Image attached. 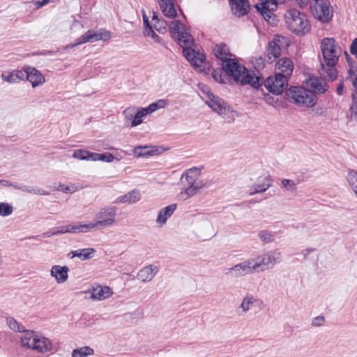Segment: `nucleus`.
<instances>
[{
    "mask_svg": "<svg viewBox=\"0 0 357 357\" xmlns=\"http://www.w3.org/2000/svg\"><path fill=\"white\" fill-rule=\"evenodd\" d=\"M222 66L225 74L236 82H240L242 85L249 84L256 89L262 86V77L260 73L248 70L236 59L223 60Z\"/></svg>",
    "mask_w": 357,
    "mask_h": 357,
    "instance_id": "1",
    "label": "nucleus"
},
{
    "mask_svg": "<svg viewBox=\"0 0 357 357\" xmlns=\"http://www.w3.org/2000/svg\"><path fill=\"white\" fill-rule=\"evenodd\" d=\"M222 66L225 74L236 82H240L242 85L249 84L256 89L262 86V77L260 73L248 70L236 59L223 60Z\"/></svg>",
    "mask_w": 357,
    "mask_h": 357,
    "instance_id": "2",
    "label": "nucleus"
},
{
    "mask_svg": "<svg viewBox=\"0 0 357 357\" xmlns=\"http://www.w3.org/2000/svg\"><path fill=\"white\" fill-rule=\"evenodd\" d=\"M320 47L323 56L320 73L323 75H326L329 80L334 81L337 78V72L335 66L341 55V48L333 38H323Z\"/></svg>",
    "mask_w": 357,
    "mask_h": 357,
    "instance_id": "3",
    "label": "nucleus"
},
{
    "mask_svg": "<svg viewBox=\"0 0 357 357\" xmlns=\"http://www.w3.org/2000/svg\"><path fill=\"white\" fill-rule=\"evenodd\" d=\"M284 20L289 30L298 36L307 33L311 26L307 16L297 9H290L284 14Z\"/></svg>",
    "mask_w": 357,
    "mask_h": 357,
    "instance_id": "4",
    "label": "nucleus"
},
{
    "mask_svg": "<svg viewBox=\"0 0 357 357\" xmlns=\"http://www.w3.org/2000/svg\"><path fill=\"white\" fill-rule=\"evenodd\" d=\"M285 94L289 102L299 107H311L316 102L315 94L302 86H291L286 91Z\"/></svg>",
    "mask_w": 357,
    "mask_h": 357,
    "instance_id": "5",
    "label": "nucleus"
},
{
    "mask_svg": "<svg viewBox=\"0 0 357 357\" xmlns=\"http://www.w3.org/2000/svg\"><path fill=\"white\" fill-rule=\"evenodd\" d=\"M205 103L227 122L231 123L234 121L236 112L231 109L222 98L215 96L210 91L206 92Z\"/></svg>",
    "mask_w": 357,
    "mask_h": 357,
    "instance_id": "6",
    "label": "nucleus"
},
{
    "mask_svg": "<svg viewBox=\"0 0 357 357\" xmlns=\"http://www.w3.org/2000/svg\"><path fill=\"white\" fill-rule=\"evenodd\" d=\"M116 207L107 206L101 208L96 214L94 222L87 224L89 231L91 229H102L112 227L115 223Z\"/></svg>",
    "mask_w": 357,
    "mask_h": 357,
    "instance_id": "7",
    "label": "nucleus"
},
{
    "mask_svg": "<svg viewBox=\"0 0 357 357\" xmlns=\"http://www.w3.org/2000/svg\"><path fill=\"white\" fill-rule=\"evenodd\" d=\"M255 259L250 258L244 260L235 266L225 270V275L231 278H241L257 273Z\"/></svg>",
    "mask_w": 357,
    "mask_h": 357,
    "instance_id": "8",
    "label": "nucleus"
},
{
    "mask_svg": "<svg viewBox=\"0 0 357 357\" xmlns=\"http://www.w3.org/2000/svg\"><path fill=\"white\" fill-rule=\"evenodd\" d=\"M282 258V252L278 248L258 256L255 258L257 271H263V267H266V269L273 268L277 264L281 262Z\"/></svg>",
    "mask_w": 357,
    "mask_h": 357,
    "instance_id": "9",
    "label": "nucleus"
},
{
    "mask_svg": "<svg viewBox=\"0 0 357 357\" xmlns=\"http://www.w3.org/2000/svg\"><path fill=\"white\" fill-rule=\"evenodd\" d=\"M194 232L198 238L207 239L215 235V231L209 218L206 215L199 216L194 225Z\"/></svg>",
    "mask_w": 357,
    "mask_h": 357,
    "instance_id": "10",
    "label": "nucleus"
},
{
    "mask_svg": "<svg viewBox=\"0 0 357 357\" xmlns=\"http://www.w3.org/2000/svg\"><path fill=\"white\" fill-rule=\"evenodd\" d=\"M278 1L282 3L283 0H259V2L256 4L257 10L271 25L277 24V19L273 13L278 8Z\"/></svg>",
    "mask_w": 357,
    "mask_h": 357,
    "instance_id": "11",
    "label": "nucleus"
},
{
    "mask_svg": "<svg viewBox=\"0 0 357 357\" xmlns=\"http://www.w3.org/2000/svg\"><path fill=\"white\" fill-rule=\"evenodd\" d=\"M288 79L285 76H281L280 74H275L274 76L268 77L265 82L261 79L262 84L266 90L275 95L281 94L284 88L288 85Z\"/></svg>",
    "mask_w": 357,
    "mask_h": 357,
    "instance_id": "12",
    "label": "nucleus"
},
{
    "mask_svg": "<svg viewBox=\"0 0 357 357\" xmlns=\"http://www.w3.org/2000/svg\"><path fill=\"white\" fill-rule=\"evenodd\" d=\"M314 15L322 22L330 21L333 17V13L330 3L327 0H313Z\"/></svg>",
    "mask_w": 357,
    "mask_h": 357,
    "instance_id": "13",
    "label": "nucleus"
},
{
    "mask_svg": "<svg viewBox=\"0 0 357 357\" xmlns=\"http://www.w3.org/2000/svg\"><path fill=\"white\" fill-rule=\"evenodd\" d=\"M150 114L146 107H128L123 111L126 121H130L131 127H135L142 123L144 117Z\"/></svg>",
    "mask_w": 357,
    "mask_h": 357,
    "instance_id": "14",
    "label": "nucleus"
},
{
    "mask_svg": "<svg viewBox=\"0 0 357 357\" xmlns=\"http://www.w3.org/2000/svg\"><path fill=\"white\" fill-rule=\"evenodd\" d=\"M183 53L186 59L194 66L195 69L200 72L205 70L206 63L203 54L196 52L191 47H183Z\"/></svg>",
    "mask_w": 357,
    "mask_h": 357,
    "instance_id": "15",
    "label": "nucleus"
},
{
    "mask_svg": "<svg viewBox=\"0 0 357 357\" xmlns=\"http://www.w3.org/2000/svg\"><path fill=\"white\" fill-rule=\"evenodd\" d=\"M111 38L109 31H104L102 32L89 30L84 34L78 38V44H84L88 42L93 43L98 40L106 41Z\"/></svg>",
    "mask_w": 357,
    "mask_h": 357,
    "instance_id": "16",
    "label": "nucleus"
},
{
    "mask_svg": "<svg viewBox=\"0 0 357 357\" xmlns=\"http://www.w3.org/2000/svg\"><path fill=\"white\" fill-rule=\"evenodd\" d=\"M305 84L306 86L309 88L308 90L314 94L324 93L328 89V86L327 85L325 79L317 77L312 76L309 77L305 80Z\"/></svg>",
    "mask_w": 357,
    "mask_h": 357,
    "instance_id": "17",
    "label": "nucleus"
},
{
    "mask_svg": "<svg viewBox=\"0 0 357 357\" xmlns=\"http://www.w3.org/2000/svg\"><path fill=\"white\" fill-rule=\"evenodd\" d=\"M275 69L277 70L275 74L289 78L294 70V64L289 58H282L277 62Z\"/></svg>",
    "mask_w": 357,
    "mask_h": 357,
    "instance_id": "18",
    "label": "nucleus"
},
{
    "mask_svg": "<svg viewBox=\"0 0 357 357\" xmlns=\"http://www.w3.org/2000/svg\"><path fill=\"white\" fill-rule=\"evenodd\" d=\"M272 185V181L270 176H266L263 178H259L256 183L250 188V195H253L257 193L264 192Z\"/></svg>",
    "mask_w": 357,
    "mask_h": 357,
    "instance_id": "19",
    "label": "nucleus"
},
{
    "mask_svg": "<svg viewBox=\"0 0 357 357\" xmlns=\"http://www.w3.org/2000/svg\"><path fill=\"white\" fill-rule=\"evenodd\" d=\"M158 266L151 264L142 268L138 272L137 278L142 282H150L158 273Z\"/></svg>",
    "mask_w": 357,
    "mask_h": 357,
    "instance_id": "20",
    "label": "nucleus"
},
{
    "mask_svg": "<svg viewBox=\"0 0 357 357\" xmlns=\"http://www.w3.org/2000/svg\"><path fill=\"white\" fill-rule=\"evenodd\" d=\"M230 4L233 14L237 17L245 15L250 8L248 0H230Z\"/></svg>",
    "mask_w": 357,
    "mask_h": 357,
    "instance_id": "21",
    "label": "nucleus"
},
{
    "mask_svg": "<svg viewBox=\"0 0 357 357\" xmlns=\"http://www.w3.org/2000/svg\"><path fill=\"white\" fill-rule=\"evenodd\" d=\"M69 268L68 266H61L59 265H54L52 267L50 275L54 277L59 284L64 283L68 278V273Z\"/></svg>",
    "mask_w": 357,
    "mask_h": 357,
    "instance_id": "22",
    "label": "nucleus"
},
{
    "mask_svg": "<svg viewBox=\"0 0 357 357\" xmlns=\"http://www.w3.org/2000/svg\"><path fill=\"white\" fill-rule=\"evenodd\" d=\"M176 204H172L160 210L156 222L160 226L163 225L166 223L167 219L172 216V215L174 213L175 210L176 209Z\"/></svg>",
    "mask_w": 357,
    "mask_h": 357,
    "instance_id": "23",
    "label": "nucleus"
},
{
    "mask_svg": "<svg viewBox=\"0 0 357 357\" xmlns=\"http://www.w3.org/2000/svg\"><path fill=\"white\" fill-rule=\"evenodd\" d=\"M206 186V183H195V185L188 186L178 194V198L181 200H186L196 195L199 190Z\"/></svg>",
    "mask_w": 357,
    "mask_h": 357,
    "instance_id": "24",
    "label": "nucleus"
},
{
    "mask_svg": "<svg viewBox=\"0 0 357 357\" xmlns=\"http://www.w3.org/2000/svg\"><path fill=\"white\" fill-rule=\"evenodd\" d=\"M26 79L29 81L33 87L42 84L45 82L43 75L35 68L27 67Z\"/></svg>",
    "mask_w": 357,
    "mask_h": 357,
    "instance_id": "25",
    "label": "nucleus"
},
{
    "mask_svg": "<svg viewBox=\"0 0 357 357\" xmlns=\"http://www.w3.org/2000/svg\"><path fill=\"white\" fill-rule=\"evenodd\" d=\"M141 198L140 193L138 190H133L127 194L120 196L116 199L114 203L116 204H132L137 202Z\"/></svg>",
    "mask_w": 357,
    "mask_h": 357,
    "instance_id": "26",
    "label": "nucleus"
},
{
    "mask_svg": "<svg viewBox=\"0 0 357 357\" xmlns=\"http://www.w3.org/2000/svg\"><path fill=\"white\" fill-rule=\"evenodd\" d=\"M112 291L109 287L97 286L93 289L91 298L94 300L102 301L109 298Z\"/></svg>",
    "mask_w": 357,
    "mask_h": 357,
    "instance_id": "27",
    "label": "nucleus"
},
{
    "mask_svg": "<svg viewBox=\"0 0 357 357\" xmlns=\"http://www.w3.org/2000/svg\"><path fill=\"white\" fill-rule=\"evenodd\" d=\"M158 3L165 16L169 18H174L176 16L173 0H158Z\"/></svg>",
    "mask_w": 357,
    "mask_h": 357,
    "instance_id": "28",
    "label": "nucleus"
},
{
    "mask_svg": "<svg viewBox=\"0 0 357 357\" xmlns=\"http://www.w3.org/2000/svg\"><path fill=\"white\" fill-rule=\"evenodd\" d=\"M96 250L93 248H84L74 251H71L68 254V257L73 259L75 257L79 258L81 260L84 261L93 258Z\"/></svg>",
    "mask_w": 357,
    "mask_h": 357,
    "instance_id": "29",
    "label": "nucleus"
},
{
    "mask_svg": "<svg viewBox=\"0 0 357 357\" xmlns=\"http://www.w3.org/2000/svg\"><path fill=\"white\" fill-rule=\"evenodd\" d=\"M86 159L85 160H91V161H104L107 162H111L114 160V157L110 153H93L89 151H86Z\"/></svg>",
    "mask_w": 357,
    "mask_h": 357,
    "instance_id": "30",
    "label": "nucleus"
},
{
    "mask_svg": "<svg viewBox=\"0 0 357 357\" xmlns=\"http://www.w3.org/2000/svg\"><path fill=\"white\" fill-rule=\"evenodd\" d=\"M257 301L258 300L255 299L253 296L247 294L243 297L242 302L239 307L236 309V311L240 314H244L247 313L253 306L254 303Z\"/></svg>",
    "mask_w": 357,
    "mask_h": 357,
    "instance_id": "31",
    "label": "nucleus"
},
{
    "mask_svg": "<svg viewBox=\"0 0 357 357\" xmlns=\"http://www.w3.org/2000/svg\"><path fill=\"white\" fill-rule=\"evenodd\" d=\"M198 174L197 169H188L185 174L182 175L181 181L183 183V179H185L188 186L192 185V184L195 185V183H204L203 181L198 178Z\"/></svg>",
    "mask_w": 357,
    "mask_h": 357,
    "instance_id": "32",
    "label": "nucleus"
},
{
    "mask_svg": "<svg viewBox=\"0 0 357 357\" xmlns=\"http://www.w3.org/2000/svg\"><path fill=\"white\" fill-rule=\"evenodd\" d=\"M33 345V349L39 352L47 351H50L52 348V344L50 340L44 337L37 336Z\"/></svg>",
    "mask_w": 357,
    "mask_h": 357,
    "instance_id": "33",
    "label": "nucleus"
},
{
    "mask_svg": "<svg viewBox=\"0 0 357 357\" xmlns=\"http://www.w3.org/2000/svg\"><path fill=\"white\" fill-rule=\"evenodd\" d=\"M215 56L223 62V60L231 59L229 47L225 44L216 45L213 49Z\"/></svg>",
    "mask_w": 357,
    "mask_h": 357,
    "instance_id": "34",
    "label": "nucleus"
},
{
    "mask_svg": "<svg viewBox=\"0 0 357 357\" xmlns=\"http://www.w3.org/2000/svg\"><path fill=\"white\" fill-rule=\"evenodd\" d=\"M66 233L76 234L79 232L86 233L89 231L87 224H68L65 226H62Z\"/></svg>",
    "mask_w": 357,
    "mask_h": 357,
    "instance_id": "35",
    "label": "nucleus"
},
{
    "mask_svg": "<svg viewBox=\"0 0 357 357\" xmlns=\"http://www.w3.org/2000/svg\"><path fill=\"white\" fill-rule=\"evenodd\" d=\"M281 49L275 40L270 41L268 43L266 54L269 60L275 59L280 55Z\"/></svg>",
    "mask_w": 357,
    "mask_h": 357,
    "instance_id": "36",
    "label": "nucleus"
},
{
    "mask_svg": "<svg viewBox=\"0 0 357 357\" xmlns=\"http://www.w3.org/2000/svg\"><path fill=\"white\" fill-rule=\"evenodd\" d=\"M24 334L21 337V344L22 347L28 349H32L33 347L34 342L36 339L37 335H35L33 331H24Z\"/></svg>",
    "mask_w": 357,
    "mask_h": 357,
    "instance_id": "37",
    "label": "nucleus"
},
{
    "mask_svg": "<svg viewBox=\"0 0 357 357\" xmlns=\"http://www.w3.org/2000/svg\"><path fill=\"white\" fill-rule=\"evenodd\" d=\"M175 39L178 40L180 45L183 47H191L193 43V38L185 29H183L180 36L176 37Z\"/></svg>",
    "mask_w": 357,
    "mask_h": 357,
    "instance_id": "38",
    "label": "nucleus"
},
{
    "mask_svg": "<svg viewBox=\"0 0 357 357\" xmlns=\"http://www.w3.org/2000/svg\"><path fill=\"white\" fill-rule=\"evenodd\" d=\"M93 349L88 346L75 349L72 352V357H86L93 355Z\"/></svg>",
    "mask_w": 357,
    "mask_h": 357,
    "instance_id": "39",
    "label": "nucleus"
},
{
    "mask_svg": "<svg viewBox=\"0 0 357 357\" xmlns=\"http://www.w3.org/2000/svg\"><path fill=\"white\" fill-rule=\"evenodd\" d=\"M6 324L8 325L9 328L13 331L20 333L25 331L24 326L18 321H17V320L12 317H8L6 318Z\"/></svg>",
    "mask_w": 357,
    "mask_h": 357,
    "instance_id": "40",
    "label": "nucleus"
},
{
    "mask_svg": "<svg viewBox=\"0 0 357 357\" xmlns=\"http://www.w3.org/2000/svg\"><path fill=\"white\" fill-rule=\"evenodd\" d=\"M354 91L352 93V102L350 107V109L352 114L357 118V76L353 79L352 82Z\"/></svg>",
    "mask_w": 357,
    "mask_h": 357,
    "instance_id": "41",
    "label": "nucleus"
},
{
    "mask_svg": "<svg viewBox=\"0 0 357 357\" xmlns=\"http://www.w3.org/2000/svg\"><path fill=\"white\" fill-rule=\"evenodd\" d=\"M147 146H138L135 149L134 154L137 157H144V156H149L154 155L157 153V149H150L147 150Z\"/></svg>",
    "mask_w": 357,
    "mask_h": 357,
    "instance_id": "42",
    "label": "nucleus"
},
{
    "mask_svg": "<svg viewBox=\"0 0 357 357\" xmlns=\"http://www.w3.org/2000/svg\"><path fill=\"white\" fill-rule=\"evenodd\" d=\"M169 29L171 30L172 36L174 38L179 36L183 29H185L181 23L178 20L172 22Z\"/></svg>",
    "mask_w": 357,
    "mask_h": 357,
    "instance_id": "43",
    "label": "nucleus"
},
{
    "mask_svg": "<svg viewBox=\"0 0 357 357\" xmlns=\"http://www.w3.org/2000/svg\"><path fill=\"white\" fill-rule=\"evenodd\" d=\"M347 181L357 197V171L349 172L347 175Z\"/></svg>",
    "mask_w": 357,
    "mask_h": 357,
    "instance_id": "44",
    "label": "nucleus"
},
{
    "mask_svg": "<svg viewBox=\"0 0 357 357\" xmlns=\"http://www.w3.org/2000/svg\"><path fill=\"white\" fill-rule=\"evenodd\" d=\"M212 75L214 79L219 83L225 84L227 83V80L228 79V78L227 77V75L224 72L222 68L220 69L217 68L215 70H213Z\"/></svg>",
    "mask_w": 357,
    "mask_h": 357,
    "instance_id": "45",
    "label": "nucleus"
},
{
    "mask_svg": "<svg viewBox=\"0 0 357 357\" xmlns=\"http://www.w3.org/2000/svg\"><path fill=\"white\" fill-rule=\"evenodd\" d=\"M167 100L164 99H160L155 102L150 104L148 107H146L149 113L151 114L156 111L157 109L165 108L167 106Z\"/></svg>",
    "mask_w": 357,
    "mask_h": 357,
    "instance_id": "46",
    "label": "nucleus"
},
{
    "mask_svg": "<svg viewBox=\"0 0 357 357\" xmlns=\"http://www.w3.org/2000/svg\"><path fill=\"white\" fill-rule=\"evenodd\" d=\"M257 236L265 243H271L274 241V234L273 232L261 230L258 232Z\"/></svg>",
    "mask_w": 357,
    "mask_h": 357,
    "instance_id": "47",
    "label": "nucleus"
},
{
    "mask_svg": "<svg viewBox=\"0 0 357 357\" xmlns=\"http://www.w3.org/2000/svg\"><path fill=\"white\" fill-rule=\"evenodd\" d=\"M13 212V207L5 202H0V215L3 217L8 216Z\"/></svg>",
    "mask_w": 357,
    "mask_h": 357,
    "instance_id": "48",
    "label": "nucleus"
},
{
    "mask_svg": "<svg viewBox=\"0 0 357 357\" xmlns=\"http://www.w3.org/2000/svg\"><path fill=\"white\" fill-rule=\"evenodd\" d=\"M282 184L287 190L294 192L296 190V185L294 181L290 179H282Z\"/></svg>",
    "mask_w": 357,
    "mask_h": 357,
    "instance_id": "49",
    "label": "nucleus"
},
{
    "mask_svg": "<svg viewBox=\"0 0 357 357\" xmlns=\"http://www.w3.org/2000/svg\"><path fill=\"white\" fill-rule=\"evenodd\" d=\"M1 78L3 81L7 82L10 84L17 83L16 80V76H15L14 72H4L1 74Z\"/></svg>",
    "mask_w": 357,
    "mask_h": 357,
    "instance_id": "50",
    "label": "nucleus"
},
{
    "mask_svg": "<svg viewBox=\"0 0 357 357\" xmlns=\"http://www.w3.org/2000/svg\"><path fill=\"white\" fill-rule=\"evenodd\" d=\"M144 35L146 36L151 37L155 42L158 43H160L161 42L160 38L153 31L151 26H149L148 29H145Z\"/></svg>",
    "mask_w": 357,
    "mask_h": 357,
    "instance_id": "51",
    "label": "nucleus"
},
{
    "mask_svg": "<svg viewBox=\"0 0 357 357\" xmlns=\"http://www.w3.org/2000/svg\"><path fill=\"white\" fill-rule=\"evenodd\" d=\"M15 76H16L17 82L22 80L26 79L27 76V67L24 70H16L13 71Z\"/></svg>",
    "mask_w": 357,
    "mask_h": 357,
    "instance_id": "52",
    "label": "nucleus"
},
{
    "mask_svg": "<svg viewBox=\"0 0 357 357\" xmlns=\"http://www.w3.org/2000/svg\"><path fill=\"white\" fill-rule=\"evenodd\" d=\"M54 1V0H31V3L36 6V10H38L49 3Z\"/></svg>",
    "mask_w": 357,
    "mask_h": 357,
    "instance_id": "53",
    "label": "nucleus"
},
{
    "mask_svg": "<svg viewBox=\"0 0 357 357\" xmlns=\"http://www.w3.org/2000/svg\"><path fill=\"white\" fill-rule=\"evenodd\" d=\"M86 150H75L73 154V157L77 160H85L86 159Z\"/></svg>",
    "mask_w": 357,
    "mask_h": 357,
    "instance_id": "54",
    "label": "nucleus"
},
{
    "mask_svg": "<svg viewBox=\"0 0 357 357\" xmlns=\"http://www.w3.org/2000/svg\"><path fill=\"white\" fill-rule=\"evenodd\" d=\"M29 194L40 195H49L50 192L43 190V188L31 187Z\"/></svg>",
    "mask_w": 357,
    "mask_h": 357,
    "instance_id": "55",
    "label": "nucleus"
},
{
    "mask_svg": "<svg viewBox=\"0 0 357 357\" xmlns=\"http://www.w3.org/2000/svg\"><path fill=\"white\" fill-rule=\"evenodd\" d=\"M10 186H12L13 188L20 190L22 192H26L30 193V189H31L30 186H26V185H22V184L13 183L10 184Z\"/></svg>",
    "mask_w": 357,
    "mask_h": 357,
    "instance_id": "56",
    "label": "nucleus"
},
{
    "mask_svg": "<svg viewBox=\"0 0 357 357\" xmlns=\"http://www.w3.org/2000/svg\"><path fill=\"white\" fill-rule=\"evenodd\" d=\"M324 321L325 318L323 316H318L312 320V325L313 326H321L324 325Z\"/></svg>",
    "mask_w": 357,
    "mask_h": 357,
    "instance_id": "57",
    "label": "nucleus"
},
{
    "mask_svg": "<svg viewBox=\"0 0 357 357\" xmlns=\"http://www.w3.org/2000/svg\"><path fill=\"white\" fill-rule=\"evenodd\" d=\"M350 52L357 58V38H354L351 43Z\"/></svg>",
    "mask_w": 357,
    "mask_h": 357,
    "instance_id": "58",
    "label": "nucleus"
},
{
    "mask_svg": "<svg viewBox=\"0 0 357 357\" xmlns=\"http://www.w3.org/2000/svg\"><path fill=\"white\" fill-rule=\"evenodd\" d=\"M78 187L74 184H71V185H65V190H64V192L66 193H73L76 191L78 190Z\"/></svg>",
    "mask_w": 357,
    "mask_h": 357,
    "instance_id": "59",
    "label": "nucleus"
},
{
    "mask_svg": "<svg viewBox=\"0 0 357 357\" xmlns=\"http://www.w3.org/2000/svg\"><path fill=\"white\" fill-rule=\"evenodd\" d=\"M54 231L55 236L65 234V231L63 230L62 226H60V227H58L54 229Z\"/></svg>",
    "mask_w": 357,
    "mask_h": 357,
    "instance_id": "60",
    "label": "nucleus"
},
{
    "mask_svg": "<svg viewBox=\"0 0 357 357\" xmlns=\"http://www.w3.org/2000/svg\"><path fill=\"white\" fill-rule=\"evenodd\" d=\"M344 91V84L342 82H340L336 89V91L338 95L341 96L343 93Z\"/></svg>",
    "mask_w": 357,
    "mask_h": 357,
    "instance_id": "61",
    "label": "nucleus"
},
{
    "mask_svg": "<svg viewBox=\"0 0 357 357\" xmlns=\"http://www.w3.org/2000/svg\"><path fill=\"white\" fill-rule=\"evenodd\" d=\"M52 236H55L54 229L46 231L42 234V236L43 238H48V237H51Z\"/></svg>",
    "mask_w": 357,
    "mask_h": 357,
    "instance_id": "62",
    "label": "nucleus"
},
{
    "mask_svg": "<svg viewBox=\"0 0 357 357\" xmlns=\"http://www.w3.org/2000/svg\"><path fill=\"white\" fill-rule=\"evenodd\" d=\"M296 1L301 7H304L307 5L309 0H296Z\"/></svg>",
    "mask_w": 357,
    "mask_h": 357,
    "instance_id": "63",
    "label": "nucleus"
},
{
    "mask_svg": "<svg viewBox=\"0 0 357 357\" xmlns=\"http://www.w3.org/2000/svg\"><path fill=\"white\" fill-rule=\"evenodd\" d=\"M143 20L146 29H148L149 26H151L149 22L148 17L145 15H143Z\"/></svg>",
    "mask_w": 357,
    "mask_h": 357,
    "instance_id": "64",
    "label": "nucleus"
}]
</instances>
